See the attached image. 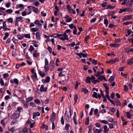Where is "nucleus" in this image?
Returning a JSON list of instances; mask_svg holds the SVG:
<instances>
[{"mask_svg": "<svg viewBox=\"0 0 133 133\" xmlns=\"http://www.w3.org/2000/svg\"><path fill=\"white\" fill-rule=\"evenodd\" d=\"M115 101L116 103V104L118 106H119L121 105V104L119 101L118 99H115Z\"/></svg>", "mask_w": 133, "mask_h": 133, "instance_id": "nucleus-40", "label": "nucleus"}, {"mask_svg": "<svg viewBox=\"0 0 133 133\" xmlns=\"http://www.w3.org/2000/svg\"><path fill=\"white\" fill-rule=\"evenodd\" d=\"M103 130V128L102 127H101L99 129H96L95 131H94L96 133H101V132Z\"/></svg>", "mask_w": 133, "mask_h": 133, "instance_id": "nucleus-19", "label": "nucleus"}, {"mask_svg": "<svg viewBox=\"0 0 133 133\" xmlns=\"http://www.w3.org/2000/svg\"><path fill=\"white\" fill-rule=\"evenodd\" d=\"M89 117H87L85 119V122L87 125H88L89 124Z\"/></svg>", "mask_w": 133, "mask_h": 133, "instance_id": "nucleus-46", "label": "nucleus"}, {"mask_svg": "<svg viewBox=\"0 0 133 133\" xmlns=\"http://www.w3.org/2000/svg\"><path fill=\"white\" fill-rule=\"evenodd\" d=\"M45 71V72H47L49 70V67L48 65H45L44 66Z\"/></svg>", "mask_w": 133, "mask_h": 133, "instance_id": "nucleus-36", "label": "nucleus"}, {"mask_svg": "<svg viewBox=\"0 0 133 133\" xmlns=\"http://www.w3.org/2000/svg\"><path fill=\"white\" fill-rule=\"evenodd\" d=\"M104 24H105L107 26L108 24V20L107 19H105L104 20Z\"/></svg>", "mask_w": 133, "mask_h": 133, "instance_id": "nucleus-63", "label": "nucleus"}, {"mask_svg": "<svg viewBox=\"0 0 133 133\" xmlns=\"http://www.w3.org/2000/svg\"><path fill=\"white\" fill-rule=\"evenodd\" d=\"M70 126V124H69L66 123L65 124V128L66 130H69V127Z\"/></svg>", "mask_w": 133, "mask_h": 133, "instance_id": "nucleus-43", "label": "nucleus"}, {"mask_svg": "<svg viewBox=\"0 0 133 133\" xmlns=\"http://www.w3.org/2000/svg\"><path fill=\"white\" fill-rule=\"evenodd\" d=\"M104 130L103 132L105 133H107L108 132L109 129L108 128L107 126V125H105L103 127Z\"/></svg>", "mask_w": 133, "mask_h": 133, "instance_id": "nucleus-21", "label": "nucleus"}, {"mask_svg": "<svg viewBox=\"0 0 133 133\" xmlns=\"http://www.w3.org/2000/svg\"><path fill=\"white\" fill-rule=\"evenodd\" d=\"M73 30V33L74 35H76L77 34L76 32L77 31V30L76 27Z\"/></svg>", "mask_w": 133, "mask_h": 133, "instance_id": "nucleus-61", "label": "nucleus"}, {"mask_svg": "<svg viewBox=\"0 0 133 133\" xmlns=\"http://www.w3.org/2000/svg\"><path fill=\"white\" fill-rule=\"evenodd\" d=\"M63 36L62 37L59 38V39L62 41H64L65 40H68V36L65 33H64L63 34Z\"/></svg>", "mask_w": 133, "mask_h": 133, "instance_id": "nucleus-4", "label": "nucleus"}, {"mask_svg": "<svg viewBox=\"0 0 133 133\" xmlns=\"http://www.w3.org/2000/svg\"><path fill=\"white\" fill-rule=\"evenodd\" d=\"M6 21H7L8 22L10 23H12L13 22V18L11 17H10L8 18Z\"/></svg>", "mask_w": 133, "mask_h": 133, "instance_id": "nucleus-41", "label": "nucleus"}, {"mask_svg": "<svg viewBox=\"0 0 133 133\" xmlns=\"http://www.w3.org/2000/svg\"><path fill=\"white\" fill-rule=\"evenodd\" d=\"M33 11L36 14H38L39 12V11L38 9L34 6L32 7Z\"/></svg>", "mask_w": 133, "mask_h": 133, "instance_id": "nucleus-11", "label": "nucleus"}, {"mask_svg": "<svg viewBox=\"0 0 133 133\" xmlns=\"http://www.w3.org/2000/svg\"><path fill=\"white\" fill-rule=\"evenodd\" d=\"M8 131L11 132V133H13L15 130V128L14 127H12L10 128L9 127H8Z\"/></svg>", "mask_w": 133, "mask_h": 133, "instance_id": "nucleus-20", "label": "nucleus"}, {"mask_svg": "<svg viewBox=\"0 0 133 133\" xmlns=\"http://www.w3.org/2000/svg\"><path fill=\"white\" fill-rule=\"evenodd\" d=\"M22 103L23 104L24 107L26 108H27L28 107V104L27 102L24 100L22 101Z\"/></svg>", "mask_w": 133, "mask_h": 133, "instance_id": "nucleus-13", "label": "nucleus"}, {"mask_svg": "<svg viewBox=\"0 0 133 133\" xmlns=\"http://www.w3.org/2000/svg\"><path fill=\"white\" fill-rule=\"evenodd\" d=\"M76 54V55L79 56V57L81 58H82V57L84 58L86 57L88 55L87 53L83 54L82 52L80 53H77Z\"/></svg>", "mask_w": 133, "mask_h": 133, "instance_id": "nucleus-6", "label": "nucleus"}, {"mask_svg": "<svg viewBox=\"0 0 133 133\" xmlns=\"http://www.w3.org/2000/svg\"><path fill=\"white\" fill-rule=\"evenodd\" d=\"M107 3L106 2H103L102 4V6L103 8L107 6Z\"/></svg>", "mask_w": 133, "mask_h": 133, "instance_id": "nucleus-54", "label": "nucleus"}, {"mask_svg": "<svg viewBox=\"0 0 133 133\" xmlns=\"http://www.w3.org/2000/svg\"><path fill=\"white\" fill-rule=\"evenodd\" d=\"M34 99V98L32 97H30L26 98V101L27 103L32 101Z\"/></svg>", "mask_w": 133, "mask_h": 133, "instance_id": "nucleus-23", "label": "nucleus"}, {"mask_svg": "<svg viewBox=\"0 0 133 133\" xmlns=\"http://www.w3.org/2000/svg\"><path fill=\"white\" fill-rule=\"evenodd\" d=\"M22 17L21 16H18L16 17V21H19L20 20L22 21Z\"/></svg>", "mask_w": 133, "mask_h": 133, "instance_id": "nucleus-39", "label": "nucleus"}, {"mask_svg": "<svg viewBox=\"0 0 133 133\" xmlns=\"http://www.w3.org/2000/svg\"><path fill=\"white\" fill-rule=\"evenodd\" d=\"M132 18V16L131 15H130L125 16L124 18L125 20H127L131 19Z\"/></svg>", "mask_w": 133, "mask_h": 133, "instance_id": "nucleus-27", "label": "nucleus"}, {"mask_svg": "<svg viewBox=\"0 0 133 133\" xmlns=\"http://www.w3.org/2000/svg\"><path fill=\"white\" fill-rule=\"evenodd\" d=\"M38 51L36 50L33 52V56L34 57H36L39 55V54Z\"/></svg>", "mask_w": 133, "mask_h": 133, "instance_id": "nucleus-15", "label": "nucleus"}, {"mask_svg": "<svg viewBox=\"0 0 133 133\" xmlns=\"http://www.w3.org/2000/svg\"><path fill=\"white\" fill-rule=\"evenodd\" d=\"M39 28H33L31 29V31L33 32H36L38 31Z\"/></svg>", "mask_w": 133, "mask_h": 133, "instance_id": "nucleus-24", "label": "nucleus"}, {"mask_svg": "<svg viewBox=\"0 0 133 133\" xmlns=\"http://www.w3.org/2000/svg\"><path fill=\"white\" fill-rule=\"evenodd\" d=\"M13 11V10L11 9H8L6 10V12L7 13L11 14Z\"/></svg>", "mask_w": 133, "mask_h": 133, "instance_id": "nucleus-49", "label": "nucleus"}, {"mask_svg": "<svg viewBox=\"0 0 133 133\" xmlns=\"http://www.w3.org/2000/svg\"><path fill=\"white\" fill-rule=\"evenodd\" d=\"M78 99V96L77 95V94H75L74 97V100L75 101V103H74L75 104L77 102Z\"/></svg>", "mask_w": 133, "mask_h": 133, "instance_id": "nucleus-33", "label": "nucleus"}, {"mask_svg": "<svg viewBox=\"0 0 133 133\" xmlns=\"http://www.w3.org/2000/svg\"><path fill=\"white\" fill-rule=\"evenodd\" d=\"M18 122L17 120H13L10 123V124L11 125H13L17 124Z\"/></svg>", "mask_w": 133, "mask_h": 133, "instance_id": "nucleus-32", "label": "nucleus"}, {"mask_svg": "<svg viewBox=\"0 0 133 133\" xmlns=\"http://www.w3.org/2000/svg\"><path fill=\"white\" fill-rule=\"evenodd\" d=\"M92 96L94 98H100L101 97V96L99 94H98L95 92H93V94H92Z\"/></svg>", "mask_w": 133, "mask_h": 133, "instance_id": "nucleus-7", "label": "nucleus"}, {"mask_svg": "<svg viewBox=\"0 0 133 133\" xmlns=\"http://www.w3.org/2000/svg\"><path fill=\"white\" fill-rule=\"evenodd\" d=\"M97 77L101 81H102L103 79L104 76H102L101 75L98 76Z\"/></svg>", "mask_w": 133, "mask_h": 133, "instance_id": "nucleus-62", "label": "nucleus"}, {"mask_svg": "<svg viewBox=\"0 0 133 133\" xmlns=\"http://www.w3.org/2000/svg\"><path fill=\"white\" fill-rule=\"evenodd\" d=\"M69 27H70L71 29H72L74 28V29L76 27V26L74 25L73 24H70L69 25Z\"/></svg>", "mask_w": 133, "mask_h": 133, "instance_id": "nucleus-45", "label": "nucleus"}, {"mask_svg": "<svg viewBox=\"0 0 133 133\" xmlns=\"http://www.w3.org/2000/svg\"><path fill=\"white\" fill-rule=\"evenodd\" d=\"M16 111H17L18 112H23V110L22 107H18L17 108V110Z\"/></svg>", "mask_w": 133, "mask_h": 133, "instance_id": "nucleus-30", "label": "nucleus"}, {"mask_svg": "<svg viewBox=\"0 0 133 133\" xmlns=\"http://www.w3.org/2000/svg\"><path fill=\"white\" fill-rule=\"evenodd\" d=\"M11 5V3L10 2H8L5 4V6L7 8H9Z\"/></svg>", "mask_w": 133, "mask_h": 133, "instance_id": "nucleus-52", "label": "nucleus"}, {"mask_svg": "<svg viewBox=\"0 0 133 133\" xmlns=\"http://www.w3.org/2000/svg\"><path fill=\"white\" fill-rule=\"evenodd\" d=\"M30 105L32 107H36V105L35 103L32 102H30Z\"/></svg>", "mask_w": 133, "mask_h": 133, "instance_id": "nucleus-59", "label": "nucleus"}, {"mask_svg": "<svg viewBox=\"0 0 133 133\" xmlns=\"http://www.w3.org/2000/svg\"><path fill=\"white\" fill-rule=\"evenodd\" d=\"M33 118H35L36 116H40V113L38 112H34L33 113Z\"/></svg>", "mask_w": 133, "mask_h": 133, "instance_id": "nucleus-12", "label": "nucleus"}, {"mask_svg": "<svg viewBox=\"0 0 133 133\" xmlns=\"http://www.w3.org/2000/svg\"><path fill=\"white\" fill-rule=\"evenodd\" d=\"M114 80V77L113 76H111L109 78V80L110 82L111 83Z\"/></svg>", "mask_w": 133, "mask_h": 133, "instance_id": "nucleus-47", "label": "nucleus"}, {"mask_svg": "<svg viewBox=\"0 0 133 133\" xmlns=\"http://www.w3.org/2000/svg\"><path fill=\"white\" fill-rule=\"evenodd\" d=\"M34 101L37 104H38L40 103V101L39 99H35L34 100Z\"/></svg>", "mask_w": 133, "mask_h": 133, "instance_id": "nucleus-48", "label": "nucleus"}, {"mask_svg": "<svg viewBox=\"0 0 133 133\" xmlns=\"http://www.w3.org/2000/svg\"><path fill=\"white\" fill-rule=\"evenodd\" d=\"M115 7V6H112L110 4H108L106 8V9H113Z\"/></svg>", "mask_w": 133, "mask_h": 133, "instance_id": "nucleus-38", "label": "nucleus"}, {"mask_svg": "<svg viewBox=\"0 0 133 133\" xmlns=\"http://www.w3.org/2000/svg\"><path fill=\"white\" fill-rule=\"evenodd\" d=\"M33 4L36 7H38L40 4V3L37 1H35Z\"/></svg>", "mask_w": 133, "mask_h": 133, "instance_id": "nucleus-31", "label": "nucleus"}, {"mask_svg": "<svg viewBox=\"0 0 133 133\" xmlns=\"http://www.w3.org/2000/svg\"><path fill=\"white\" fill-rule=\"evenodd\" d=\"M17 36L18 37V39L19 40H22L24 38L23 34L20 35L19 34L17 35Z\"/></svg>", "mask_w": 133, "mask_h": 133, "instance_id": "nucleus-26", "label": "nucleus"}, {"mask_svg": "<svg viewBox=\"0 0 133 133\" xmlns=\"http://www.w3.org/2000/svg\"><path fill=\"white\" fill-rule=\"evenodd\" d=\"M24 37L28 39H30L31 38V36L30 33L29 34H23Z\"/></svg>", "mask_w": 133, "mask_h": 133, "instance_id": "nucleus-22", "label": "nucleus"}, {"mask_svg": "<svg viewBox=\"0 0 133 133\" xmlns=\"http://www.w3.org/2000/svg\"><path fill=\"white\" fill-rule=\"evenodd\" d=\"M44 21L42 19H41L40 20L37 19H36L34 22V24L39 26H41L42 25V24L43 23Z\"/></svg>", "mask_w": 133, "mask_h": 133, "instance_id": "nucleus-3", "label": "nucleus"}, {"mask_svg": "<svg viewBox=\"0 0 133 133\" xmlns=\"http://www.w3.org/2000/svg\"><path fill=\"white\" fill-rule=\"evenodd\" d=\"M94 108H92L91 109L89 113V115H92L93 114V112L94 110Z\"/></svg>", "mask_w": 133, "mask_h": 133, "instance_id": "nucleus-58", "label": "nucleus"}, {"mask_svg": "<svg viewBox=\"0 0 133 133\" xmlns=\"http://www.w3.org/2000/svg\"><path fill=\"white\" fill-rule=\"evenodd\" d=\"M69 112L70 114L68 112H67L66 111L64 115V118L65 119L67 122H70L71 120V117L72 115V112L71 111V109H70L69 110Z\"/></svg>", "mask_w": 133, "mask_h": 133, "instance_id": "nucleus-1", "label": "nucleus"}, {"mask_svg": "<svg viewBox=\"0 0 133 133\" xmlns=\"http://www.w3.org/2000/svg\"><path fill=\"white\" fill-rule=\"evenodd\" d=\"M18 7L21 8V10H22L24 9V7L23 5L22 4H20L18 5Z\"/></svg>", "mask_w": 133, "mask_h": 133, "instance_id": "nucleus-44", "label": "nucleus"}, {"mask_svg": "<svg viewBox=\"0 0 133 133\" xmlns=\"http://www.w3.org/2000/svg\"><path fill=\"white\" fill-rule=\"evenodd\" d=\"M67 10L69 11V12L70 13H71V11H72V10L73 9H71V8L70 7V5H67Z\"/></svg>", "mask_w": 133, "mask_h": 133, "instance_id": "nucleus-28", "label": "nucleus"}, {"mask_svg": "<svg viewBox=\"0 0 133 133\" xmlns=\"http://www.w3.org/2000/svg\"><path fill=\"white\" fill-rule=\"evenodd\" d=\"M28 10H25V11L23 12L22 13V15L23 16H25L26 15H29L31 14V11H30L29 13H27L26 11H27Z\"/></svg>", "mask_w": 133, "mask_h": 133, "instance_id": "nucleus-18", "label": "nucleus"}, {"mask_svg": "<svg viewBox=\"0 0 133 133\" xmlns=\"http://www.w3.org/2000/svg\"><path fill=\"white\" fill-rule=\"evenodd\" d=\"M119 59L117 58L114 59H112V62L113 64H115L116 62H119Z\"/></svg>", "mask_w": 133, "mask_h": 133, "instance_id": "nucleus-42", "label": "nucleus"}, {"mask_svg": "<svg viewBox=\"0 0 133 133\" xmlns=\"http://www.w3.org/2000/svg\"><path fill=\"white\" fill-rule=\"evenodd\" d=\"M73 119L74 124L75 125H77V123L76 121V117H73Z\"/></svg>", "mask_w": 133, "mask_h": 133, "instance_id": "nucleus-53", "label": "nucleus"}, {"mask_svg": "<svg viewBox=\"0 0 133 133\" xmlns=\"http://www.w3.org/2000/svg\"><path fill=\"white\" fill-rule=\"evenodd\" d=\"M34 49V48L33 46L32 45H31L30 46L29 50L31 52H32L33 51Z\"/></svg>", "mask_w": 133, "mask_h": 133, "instance_id": "nucleus-50", "label": "nucleus"}, {"mask_svg": "<svg viewBox=\"0 0 133 133\" xmlns=\"http://www.w3.org/2000/svg\"><path fill=\"white\" fill-rule=\"evenodd\" d=\"M50 80V78L49 76H47L45 79H42L41 81L43 83H49Z\"/></svg>", "mask_w": 133, "mask_h": 133, "instance_id": "nucleus-5", "label": "nucleus"}, {"mask_svg": "<svg viewBox=\"0 0 133 133\" xmlns=\"http://www.w3.org/2000/svg\"><path fill=\"white\" fill-rule=\"evenodd\" d=\"M13 82L14 83L16 84H18V83L19 81L16 78H15L13 80Z\"/></svg>", "mask_w": 133, "mask_h": 133, "instance_id": "nucleus-57", "label": "nucleus"}, {"mask_svg": "<svg viewBox=\"0 0 133 133\" xmlns=\"http://www.w3.org/2000/svg\"><path fill=\"white\" fill-rule=\"evenodd\" d=\"M9 76V74L8 73H6L4 74L3 75V77L4 78H7Z\"/></svg>", "mask_w": 133, "mask_h": 133, "instance_id": "nucleus-64", "label": "nucleus"}, {"mask_svg": "<svg viewBox=\"0 0 133 133\" xmlns=\"http://www.w3.org/2000/svg\"><path fill=\"white\" fill-rule=\"evenodd\" d=\"M38 73L42 77H44L45 75V73L44 72L42 71L41 70L38 71Z\"/></svg>", "mask_w": 133, "mask_h": 133, "instance_id": "nucleus-17", "label": "nucleus"}, {"mask_svg": "<svg viewBox=\"0 0 133 133\" xmlns=\"http://www.w3.org/2000/svg\"><path fill=\"white\" fill-rule=\"evenodd\" d=\"M72 18L71 17H70L66 19V22H70L72 21Z\"/></svg>", "mask_w": 133, "mask_h": 133, "instance_id": "nucleus-51", "label": "nucleus"}, {"mask_svg": "<svg viewBox=\"0 0 133 133\" xmlns=\"http://www.w3.org/2000/svg\"><path fill=\"white\" fill-rule=\"evenodd\" d=\"M1 123L3 126H5V121L4 120V119L2 120L1 121Z\"/></svg>", "mask_w": 133, "mask_h": 133, "instance_id": "nucleus-60", "label": "nucleus"}, {"mask_svg": "<svg viewBox=\"0 0 133 133\" xmlns=\"http://www.w3.org/2000/svg\"><path fill=\"white\" fill-rule=\"evenodd\" d=\"M132 5V3L130 1V0H128V1L126 3V6L127 7H131Z\"/></svg>", "mask_w": 133, "mask_h": 133, "instance_id": "nucleus-16", "label": "nucleus"}, {"mask_svg": "<svg viewBox=\"0 0 133 133\" xmlns=\"http://www.w3.org/2000/svg\"><path fill=\"white\" fill-rule=\"evenodd\" d=\"M128 11H129V8L127 7L123 9H120V11H119V14H121L123 12Z\"/></svg>", "mask_w": 133, "mask_h": 133, "instance_id": "nucleus-9", "label": "nucleus"}, {"mask_svg": "<svg viewBox=\"0 0 133 133\" xmlns=\"http://www.w3.org/2000/svg\"><path fill=\"white\" fill-rule=\"evenodd\" d=\"M91 78L90 77H88L86 78V82L87 83H91Z\"/></svg>", "mask_w": 133, "mask_h": 133, "instance_id": "nucleus-37", "label": "nucleus"}, {"mask_svg": "<svg viewBox=\"0 0 133 133\" xmlns=\"http://www.w3.org/2000/svg\"><path fill=\"white\" fill-rule=\"evenodd\" d=\"M47 88L46 87H44V86L43 85H42L40 88V91L41 92H46L47 90Z\"/></svg>", "mask_w": 133, "mask_h": 133, "instance_id": "nucleus-8", "label": "nucleus"}, {"mask_svg": "<svg viewBox=\"0 0 133 133\" xmlns=\"http://www.w3.org/2000/svg\"><path fill=\"white\" fill-rule=\"evenodd\" d=\"M20 114L17 111H15L12 115L11 119H16L19 118Z\"/></svg>", "mask_w": 133, "mask_h": 133, "instance_id": "nucleus-2", "label": "nucleus"}, {"mask_svg": "<svg viewBox=\"0 0 133 133\" xmlns=\"http://www.w3.org/2000/svg\"><path fill=\"white\" fill-rule=\"evenodd\" d=\"M120 45L119 44L113 43L110 44V46L113 47H117L119 46Z\"/></svg>", "mask_w": 133, "mask_h": 133, "instance_id": "nucleus-25", "label": "nucleus"}, {"mask_svg": "<svg viewBox=\"0 0 133 133\" xmlns=\"http://www.w3.org/2000/svg\"><path fill=\"white\" fill-rule=\"evenodd\" d=\"M127 63L129 65L133 64V58H131L128 60L127 61Z\"/></svg>", "mask_w": 133, "mask_h": 133, "instance_id": "nucleus-29", "label": "nucleus"}, {"mask_svg": "<svg viewBox=\"0 0 133 133\" xmlns=\"http://www.w3.org/2000/svg\"><path fill=\"white\" fill-rule=\"evenodd\" d=\"M5 36L3 38V39L6 40L9 36V34L8 33L6 32L5 33Z\"/></svg>", "mask_w": 133, "mask_h": 133, "instance_id": "nucleus-35", "label": "nucleus"}, {"mask_svg": "<svg viewBox=\"0 0 133 133\" xmlns=\"http://www.w3.org/2000/svg\"><path fill=\"white\" fill-rule=\"evenodd\" d=\"M41 34H40V32H38L36 33V38L39 41L41 40Z\"/></svg>", "mask_w": 133, "mask_h": 133, "instance_id": "nucleus-14", "label": "nucleus"}, {"mask_svg": "<svg viewBox=\"0 0 133 133\" xmlns=\"http://www.w3.org/2000/svg\"><path fill=\"white\" fill-rule=\"evenodd\" d=\"M18 92H19V95H21L22 96L25 95L26 94L25 91L24 89L23 90H18Z\"/></svg>", "mask_w": 133, "mask_h": 133, "instance_id": "nucleus-10", "label": "nucleus"}, {"mask_svg": "<svg viewBox=\"0 0 133 133\" xmlns=\"http://www.w3.org/2000/svg\"><path fill=\"white\" fill-rule=\"evenodd\" d=\"M81 91L82 92L86 94H87L88 91V90L87 89L84 88H82Z\"/></svg>", "mask_w": 133, "mask_h": 133, "instance_id": "nucleus-34", "label": "nucleus"}, {"mask_svg": "<svg viewBox=\"0 0 133 133\" xmlns=\"http://www.w3.org/2000/svg\"><path fill=\"white\" fill-rule=\"evenodd\" d=\"M98 71H97V74H95V75L96 77H98L99 76H101V74H102L101 72H100L99 71V70L98 69Z\"/></svg>", "mask_w": 133, "mask_h": 133, "instance_id": "nucleus-56", "label": "nucleus"}, {"mask_svg": "<svg viewBox=\"0 0 133 133\" xmlns=\"http://www.w3.org/2000/svg\"><path fill=\"white\" fill-rule=\"evenodd\" d=\"M61 122L62 124L63 125L64 124V117L63 116H62L61 118Z\"/></svg>", "mask_w": 133, "mask_h": 133, "instance_id": "nucleus-55", "label": "nucleus"}]
</instances>
